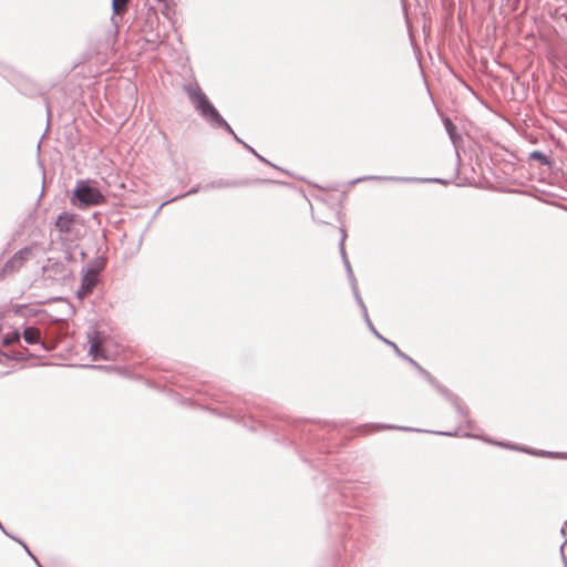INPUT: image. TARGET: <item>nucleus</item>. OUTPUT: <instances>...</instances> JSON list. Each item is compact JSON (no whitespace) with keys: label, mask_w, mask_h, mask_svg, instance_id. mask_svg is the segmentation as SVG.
<instances>
[{"label":"nucleus","mask_w":567,"mask_h":567,"mask_svg":"<svg viewBox=\"0 0 567 567\" xmlns=\"http://www.w3.org/2000/svg\"><path fill=\"white\" fill-rule=\"evenodd\" d=\"M105 337L99 331H94L89 336V354L93 358V360L109 359V355L103 347Z\"/></svg>","instance_id":"2"},{"label":"nucleus","mask_w":567,"mask_h":567,"mask_svg":"<svg viewBox=\"0 0 567 567\" xmlns=\"http://www.w3.org/2000/svg\"><path fill=\"white\" fill-rule=\"evenodd\" d=\"M20 339V334L19 332H13L12 334H8L4 339H3V343L6 346H11L16 342H18Z\"/></svg>","instance_id":"10"},{"label":"nucleus","mask_w":567,"mask_h":567,"mask_svg":"<svg viewBox=\"0 0 567 567\" xmlns=\"http://www.w3.org/2000/svg\"><path fill=\"white\" fill-rule=\"evenodd\" d=\"M130 0H112V7L115 14H122L126 11Z\"/></svg>","instance_id":"9"},{"label":"nucleus","mask_w":567,"mask_h":567,"mask_svg":"<svg viewBox=\"0 0 567 567\" xmlns=\"http://www.w3.org/2000/svg\"><path fill=\"white\" fill-rule=\"evenodd\" d=\"M75 197L84 205H99L104 202V196L96 188L81 185L75 190Z\"/></svg>","instance_id":"3"},{"label":"nucleus","mask_w":567,"mask_h":567,"mask_svg":"<svg viewBox=\"0 0 567 567\" xmlns=\"http://www.w3.org/2000/svg\"><path fill=\"white\" fill-rule=\"evenodd\" d=\"M197 107L203 112L204 115L210 116L214 120H220L218 112L215 107L209 103L206 95L202 92L196 93L195 95Z\"/></svg>","instance_id":"5"},{"label":"nucleus","mask_w":567,"mask_h":567,"mask_svg":"<svg viewBox=\"0 0 567 567\" xmlns=\"http://www.w3.org/2000/svg\"><path fill=\"white\" fill-rule=\"evenodd\" d=\"M197 107L203 112L204 115L210 116L214 120H220L218 112L215 107L209 103L206 95L202 92L196 93L195 95Z\"/></svg>","instance_id":"4"},{"label":"nucleus","mask_w":567,"mask_h":567,"mask_svg":"<svg viewBox=\"0 0 567 567\" xmlns=\"http://www.w3.org/2000/svg\"><path fill=\"white\" fill-rule=\"evenodd\" d=\"M96 281H97V278H96L95 272L92 271V272L86 274L82 280V288H81L80 295L83 297V296L91 293L92 289L96 285Z\"/></svg>","instance_id":"7"},{"label":"nucleus","mask_w":567,"mask_h":567,"mask_svg":"<svg viewBox=\"0 0 567 567\" xmlns=\"http://www.w3.org/2000/svg\"><path fill=\"white\" fill-rule=\"evenodd\" d=\"M75 224V216L64 213L60 215L55 221V226L60 231L70 233Z\"/></svg>","instance_id":"6"},{"label":"nucleus","mask_w":567,"mask_h":567,"mask_svg":"<svg viewBox=\"0 0 567 567\" xmlns=\"http://www.w3.org/2000/svg\"><path fill=\"white\" fill-rule=\"evenodd\" d=\"M33 257V247H24L17 251L2 267L1 275H12L19 271Z\"/></svg>","instance_id":"1"},{"label":"nucleus","mask_w":567,"mask_h":567,"mask_svg":"<svg viewBox=\"0 0 567 567\" xmlns=\"http://www.w3.org/2000/svg\"><path fill=\"white\" fill-rule=\"evenodd\" d=\"M23 339L29 344L39 343L41 340V331L34 327H28L23 331Z\"/></svg>","instance_id":"8"}]
</instances>
